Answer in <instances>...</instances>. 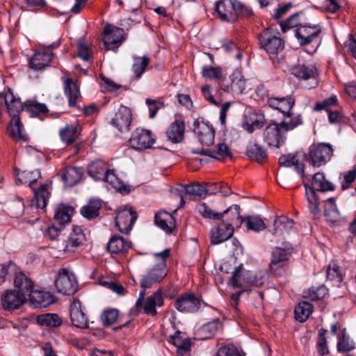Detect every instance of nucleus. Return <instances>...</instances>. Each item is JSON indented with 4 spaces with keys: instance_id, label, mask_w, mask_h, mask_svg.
I'll list each match as a JSON object with an SVG mask.
<instances>
[{
    "instance_id": "44",
    "label": "nucleus",
    "mask_w": 356,
    "mask_h": 356,
    "mask_svg": "<svg viewBox=\"0 0 356 356\" xmlns=\"http://www.w3.org/2000/svg\"><path fill=\"white\" fill-rule=\"evenodd\" d=\"M313 187L316 188L318 191H332L334 189V185L325 179L323 173L317 172L312 177Z\"/></svg>"
},
{
    "instance_id": "63",
    "label": "nucleus",
    "mask_w": 356,
    "mask_h": 356,
    "mask_svg": "<svg viewBox=\"0 0 356 356\" xmlns=\"http://www.w3.org/2000/svg\"><path fill=\"white\" fill-rule=\"evenodd\" d=\"M245 224L249 230L259 232L266 229L263 220L257 216H249L246 218Z\"/></svg>"
},
{
    "instance_id": "38",
    "label": "nucleus",
    "mask_w": 356,
    "mask_h": 356,
    "mask_svg": "<svg viewBox=\"0 0 356 356\" xmlns=\"http://www.w3.org/2000/svg\"><path fill=\"white\" fill-rule=\"evenodd\" d=\"M74 213L72 207L65 204H60L57 205L54 211V218L60 225L68 223Z\"/></svg>"
},
{
    "instance_id": "46",
    "label": "nucleus",
    "mask_w": 356,
    "mask_h": 356,
    "mask_svg": "<svg viewBox=\"0 0 356 356\" xmlns=\"http://www.w3.org/2000/svg\"><path fill=\"white\" fill-rule=\"evenodd\" d=\"M312 311L313 306L310 302L307 301L301 302L295 308V317L300 322H304L309 317Z\"/></svg>"
},
{
    "instance_id": "15",
    "label": "nucleus",
    "mask_w": 356,
    "mask_h": 356,
    "mask_svg": "<svg viewBox=\"0 0 356 356\" xmlns=\"http://www.w3.org/2000/svg\"><path fill=\"white\" fill-rule=\"evenodd\" d=\"M137 219L136 212L131 209H124L116 214L115 225L122 233L128 234Z\"/></svg>"
},
{
    "instance_id": "21",
    "label": "nucleus",
    "mask_w": 356,
    "mask_h": 356,
    "mask_svg": "<svg viewBox=\"0 0 356 356\" xmlns=\"http://www.w3.org/2000/svg\"><path fill=\"white\" fill-rule=\"evenodd\" d=\"M170 324L173 330H175V332L170 337L169 341L177 348V352L179 354H181L182 353H188L191 347V343L188 339L184 338V333L177 330L175 325V317H172L170 319Z\"/></svg>"
},
{
    "instance_id": "49",
    "label": "nucleus",
    "mask_w": 356,
    "mask_h": 356,
    "mask_svg": "<svg viewBox=\"0 0 356 356\" xmlns=\"http://www.w3.org/2000/svg\"><path fill=\"white\" fill-rule=\"evenodd\" d=\"M100 208L101 202L99 200H92L87 205L82 207L81 213L84 218L90 220L99 215Z\"/></svg>"
},
{
    "instance_id": "64",
    "label": "nucleus",
    "mask_w": 356,
    "mask_h": 356,
    "mask_svg": "<svg viewBox=\"0 0 356 356\" xmlns=\"http://www.w3.org/2000/svg\"><path fill=\"white\" fill-rule=\"evenodd\" d=\"M356 179V167L354 166L353 169L344 172L341 175V186L343 190L349 188L351 184Z\"/></svg>"
},
{
    "instance_id": "60",
    "label": "nucleus",
    "mask_w": 356,
    "mask_h": 356,
    "mask_svg": "<svg viewBox=\"0 0 356 356\" xmlns=\"http://www.w3.org/2000/svg\"><path fill=\"white\" fill-rule=\"evenodd\" d=\"M216 356H245V353L233 344H226L218 350Z\"/></svg>"
},
{
    "instance_id": "51",
    "label": "nucleus",
    "mask_w": 356,
    "mask_h": 356,
    "mask_svg": "<svg viewBox=\"0 0 356 356\" xmlns=\"http://www.w3.org/2000/svg\"><path fill=\"white\" fill-rule=\"evenodd\" d=\"M185 189L188 194L200 197H204L207 194H216L217 192L210 188H206V187L198 183L186 185Z\"/></svg>"
},
{
    "instance_id": "1",
    "label": "nucleus",
    "mask_w": 356,
    "mask_h": 356,
    "mask_svg": "<svg viewBox=\"0 0 356 356\" xmlns=\"http://www.w3.org/2000/svg\"><path fill=\"white\" fill-rule=\"evenodd\" d=\"M6 108L11 117L8 131L15 140L28 141L29 136L24 130L23 124L19 117L21 111H24V102L16 97L10 90L6 92Z\"/></svg>"
},
{
    "instance_id": "12",
    "label": "nucleus",
    "mask_w": 356,
    "mask_h": 356,
    "mask_svg": "<svg viewBox=\"0 0 356 356\" xmlns=\"http://www.w3.org/2000/svg\"><path fill=\"white\" fill-rule=\"evenodd\" d=\"M193 127L194 132L203 146L208 147L213 144L215 131L211 125L197 119L194 121Z\"/></svg>"
},
{
    "instance_id": "31",
    "label": "nucleus",
    "mask_w": 356,
    "mask_h": 356,
    "mask_svg": "<svg viewBox=\"0 0 356 356\" xmlns=\"http://www.w3.org/2000/svg\"><path fill=\"white\" fill-rule=\"evenodd\" d=\"M108 164L98 159L92 162L88 167V172L89 175L95 181L103 180L105 173L108 170Z\"/></svg>"
},
{
    "instance_id": "53",
    "label": "nucleus",
    "mask_w": 356,
    "mask_h": 356,
    "mask_svg": "<svg viewBox=\"0 0 356 356\" xmlns=\"http://www.w3.org/2000/svg\"><path fill=\"white\" fill-rule=\"evenodd\" d=\"M222 328V324L218 320L213 321L204 325L200 332L203 335L202 339H209L216 334Z\"/></svg>"
},
{
    "instance_id": "4",
    "label": "nucleus",
    "mask_w": 356,
    "mask_h": 356,
    "mask_svg": "<svg viewBox=\"0 0 356 356\" xmlns=\"http://www.w3.org/2000/svg\"><path fill=\"white\" fill-rule=\"evenodd\" d=\"M54 284L58 293L66 296L74 293L78 288L75 275L65 268L60 269L58 271Z\"/></svg>"
},
{
    "instance_id": "50",
    "label": "nucleus",
    "mask_w": 356,
    "mask_h": 356,
    "mask_svg": "<svg viewBox=\"0 0 356 356\" xmlns=\"http://www.w3.org/2000/svg\"><path fill=\"white\" fill-rule=\"evenodd\" d=\"M324 213L328 221L333 222L338 219L339 216V212L337 208L334 198H328L325 202Z\"/></svg>"
},
{
    "instance_id": "11",
    "label": "nucleus",
    "mask_w": 356,
    "mask_h": 356,
    "mask_svg": "<svg viewBox=\"0 0 356 356\" xmlns=\"http://www.w3.org/2000/svg\"><path fill=\"white\" fill-rule=\"evenodd\" d=\"M307 160L306 154L301 151L295 154H284L280 157L279 163L281 165L285 167L294 166L297 172L304 179L307 178L308 175L304 172V163Z\"/></svg>"
},
{
    "instance_id": "24",
    "label": "nucleus",
    "mask_w": 356,
    "mask_h": 356,
    "mask_svg": "<svg viewBox=\"0 0 356 356\" xmlns=\"http://www.w3.org/2000/svg\"><path fill=\"white\" fill-rule=\"evenodd\" d=\"M164 300L161 290H158L147 297L145 303H143L142 309L146 314L154 316L157 314L156 307L163 305Z\"/></svg>"
},
{
    "instance_id": "57",
    "label": "nucleus",
    "mask_w": 356,
    "mask_h": 356,
    "mask_svg": "<svg viewBox=\"0 0 356 356\" xmlns=\"http://www.w3.org/2000/svg\"><path fill=\"white\" fill-rule=\"evenodd\" d=\"M17 274V267L15 264L9 261L0 264V285L9 279L13 275Z\"/></svg>"
},
{
    "instance_id": "47",
    "label": "nucleus",
    "mask_w": 356,
    "mask_h": 356,
    "mask_svg": "<svg viewBox=\"0 0 356 356\" xmlns=\"http://www.w3.org/2000/svg\"><path fill=\"white\" fill-rule=\"evenodd\" d=\"M246 280L248 284L255 286H261L267 281L268 275L266 270H258L256 273L248 271Z\"/></svg>"
},
{
    "instance_id": "59",
    "label": "nucleus",
    "mask_w": 356,
    "mask_h": 356,
    "mask_svg": "<svg viewBox=\"0 0 356 356\" xmlns=\"http://www.w3.org/2000/svg\"><path fill=\"white\" fill-rule=\"evenodd\" d=\"M263 117L258 116L256 114H252L247 118L243 124V128L249 133H252L255 129H259L262 126Z\"/></svg>"
},
{
    "instance_id": "7",
    "label": "nucleus",
    "mask_w": 356,
    "mask_h": 356,
    "mask_svg": "<svg viewBox=\"0 0 356 356\" xmlns=\"http://www.w3.org/2000/svg\"><path fill=\"white\" fill-rule=\"evenodd\" d=\"M131 121V111L128 107L121 105L111 117L109 124L118 131L126 132L129 130Z\"/></svg>"
},
{
    "instance_id": "3",
    "label": "nucleus",
    "mask_w": 356,
    "mask_h": 356,
    "mask_svg": "<svg viewBox=\"0 0 356 356\" xmlns=\"http://www.w3.org/2000/svg\"><path fill=\"white\" fill-rule=\"evenodd\" d=\"M243 6L238 0H220L216 4V10L220 18L225 22H234L242 13Z\"/></svg>"
},
{
    "instance_id": "16",
    "label": "nucleus",
    "mask_w": 356,
    "mask_h": 356,
    "mask_svg": "<svg viewBox=\"0 0 356 356\" xmlns=\"http://www.w3.org/2000/svg\"><path fill=\"white\" fill-rule=\"evenodd\" d=\"M202 303V300L193 293H185L175 301L176 309L181 312H195Z\"/></svg>"
},
{
    "instance_id": "62",
    "label": "nucleus",
    "mask_w": 356,
    "mask_h": 356,
    "mask_svg": "<svg viewBox=\"0 0 356 356\" xmlns=\"http://www.w3.org/2000/svg\"><path fill=\"white\" fill-rule=\"evenodd\" d=\"M198 213L204 218L219 220L221 219L222 213L213 211L206 203L200 204L197 207Z\"/></svg>"
},
{
    "instance_id": "18",
    "label": "nucleus",
    "mask_w": 356,
    "mask_h": 356,
    "mask_svg": "<svg viewBox=\"0 0 356 356\" xmlns=\"http://www.w3.org/2000/svg\"><path fill=\"white\" fill-rule=\"evenodd\" d=\"M70 320L72 325L79 328L88 327V319L81 307V302L73 298L70 305Z\"/></svg>"
},
{
    "instance_id": "2",
    "label": "nucleus",
    "mask_w": 356,
    "mask_h": 356,
    "mask_svg": "<svg viewBox=\"0 0 356 356\" xmlns=\"http://www.w3.org/2000/svg\"><path fill=\"white\" fill-rule=\"evenodd\" d=\"M259 44L269 55H276L284 47V40L271 29H267L259 34Z\"/></svg>"
},
{
    "instance_id": "54",
    "label": "nucleus",
    "mask_w": 356,
    "mask_h": 356,
    "mask_svg": "<svg viewBox=\"0 0 356 356\" xmlns=\"http://www.w3.org/2000/svg\"><path fill=\"white\" fill-rule=\"evenodd\" d=\"M230 79L232 90L236 93H242L245 88V81L241 73L235 71L230 76Z\"/></svg>"
},
{
    "instance_id": "13",
    "label": "nucleus",
    "mask_w": 356,
    "mask_h": 356,
    "mask_svg": "<svg viewBox=\"0 0 356 356\" xmlns=\"http://www.w3.org/2000/svg\"><path fill=\"white\" fill-rule=\"evenodd\" d=\"M167 275L166 265L164 262L152 267L140 280L142 288H150L154 284L161 281Z\"/></svg>"
},
{
    "instance_id": "52",
    "label": "nucleus",
    "mask_w": 356,
    "mask_h": 356,
    "mask_svg": "<svg viewBox=\"0 0 356 356\" xmlns=\"http://www.w3.org/2000/svg\"><path fill=\"white\" fill-rule=\"evenodd\" d=\"M247 155L251 159L259 162L263 161L266 157V152L256 143H249L247 147Z\"/></svg>"
},
{
    "instance_id": "58",
    "label": "nucleus",
    "mask_w": 356,
    "mask_h": 356,
    "mask_svg": "<svg viewBox=\"0 0 356 356\" xmlns=\"http://www.w3.org/2000/svg\"><path fill=\"white\" fill-rule=\"evenodd\" d=\"M201 74L204 78L219 81L222 78V68L220 67L203 66Z\"/></svg>"
},
{
    "instance_id": "35",
    "label": "nucleus",
    "mask_w": 356,
    "mask_h": 356,
    "mask_svg": "<svg viewBox=\"0 0 356 356\" xmlns=\"http://www.w3.org/2000/svg\"><path fill=\"white\" fill-rule=\"evenodd\" d=\"M131 247V242L120 236H113L108 243L107 248L111 253H122Z\"/></svg>"
},
{
    "instance_id": "61",
    "label": "nucleus",
    "mask_w": 356,
    "mask_h": 356,
    "mask_svg": "<svg viewBox=\"0 0 356 356\" xmlns=\"http://www.w3.org/2000/svg\"><path fill=\"white\" fill-rule=\"evenodd\" d=\"M14 284L22 291L26 292H29L33 287L32 281L22 273L15 277Z\"/></svg>"
},
{
    "instance_id": "29",
    "label": "nucleus",
    "mask_w": 356,
    "mask_h": 356,
    "mask_svg": "<svg viewBox=\"0 0 356 356\" xmlns=\"http://www.w3.org/2000/svg\"><path fill=\"white\" fill-rule=\"evenodd\" d=\"M185 124L182 120H176L172 122L168 129L165 134L168 139L172 143H178L182 141L184 136Z\"/></svg>"
},
{
    "instance_id": "32",
    "label": "nucleus",
    "mask_w": 356,
    "mask_h": 356,
    "mask_svg": "<svg viewBox=\"0 0 356 356\" xmlns=\"http://www.w3.org/2000/svg\"><path fill=\"white\" fill-rule=\"evenodd\" d=\"M293 220L286 216H281L276 218L273 223L271 232L273 235L282 236L289 233L293 226Z\"/></svg>"
},
{
    "instance_id": "14",
    "label": "nucleus",
    "mask_w": 356,
    "mask_h": 356,
    "mask_svg": "<svg viewBox=\"0 0 356 356\" xmlns=\"http://www.w3.org/2000/svg\"><path fill=\"white\" fill-rule=\"evenodd\" d=\"M285 134L279 123H271L265 128L264 136L268 145L280 147L284 143Z\"/></svg>"
},
{
    "instance_id": "26",
    "label": "nucleus",
    "mask_w": 356,
    "mask_h": 356,
    "mask_svg": "<svg viewBox=\"0 0 356 356\" xmlns=\"http://www.w3.org/2000/svg\"><path fill=\"white\" fill-rule=\"evenodd\" d=\"M53 58L50 50L37 51L29 60L30 67L35 70H42L48 67Z\"/></svg>"
},
{
    "instance_id": "39",
    "label": "nucleus",
    "mask_w": 356,
    "mask_h": 356,
    "mask_svg": "<svg viewBox=\"0 0 356 356\" xmlns=\"http://www.w3.org/2000/svg\"><path fill=\"white\" fill-rule=\"evenodd\" d=\"M24 111L33 117L43 115L49 111L46 104L34 99H28L24 102Z\"/></svg>"
},
{
    "instance_id": "20",
    "label": "nucleus",
    "mask_w": 356,
    "mask_h": 356,
    "mask_svg": "<svg viewBox=\"0 0 356 356\" xmlns=\"http://www.w3.org/2000/svg\"><path fill=\"white\" fill-rule=\"evenodd\" d=\"M234 233L232 223L221 222L211 231V241L213 244L222 243L229 238Z\"/></svg>"
},
{
    "instance_id": "23",
    "label": "nucleus",
    "mask_w": 356,
    "mask_h": 356,
    "mask_svg": "<svg viewBox=\"0 0 356 356\" xmlns=\"http://www.w3.org/2000/svg\"><path fill=\"white\" fill-rule=\"evenodd\" d=\"M85 240L86 236L83 229L80 227H74L66 241L64 251L69 253L75 252L79 246L83 244Z\"/></svg>"
},
{
    "instance_id": "19",
    "label": "nucleus",
    "mask_w": 356,
    "mask_h": 356,
    "mask_svg": "<svg viewBox=\"0 0 356 356\" xmlns=\"http://www.w3.org/2000/svg\"><path fill=\"white\" fill-rule=\"evenodd\" d=\"M34 197L32 200V205L44 209L47 204L51 194V183L41 184L38 188L33 187Z\"/></svg>"
},
{
    "instance_id": "55",
    "label": "nucleus",
    "mask_w": 356,
    "mask_h": 356,
    "mask_svg": "<svg viewBox=\"0 0 356 356\" xmlns=\"http://www.w3.org/2000/svg\"><path fill=\"white\" fill-rule=\"evenodd\" d=\"M40 177V172L38 170L34 171H23L19 175V180L23 184H27L31 188L35 187V182Z\"/></svg>"
},
{
    "instance_id": "25",
    "label": "nucleus",
    "mask_w": 356,
    "mask_h": 356,
    "mask_svg": "<svg viewBox=\"0 0 356 356\" xmlns=\"http://www.w3.org/2000/svg\"><path fill=\"white\" fill-rule=\"evenodd\" d=\"M29 292V302L34 307H44L54 301L52 295L41 290H33V288Z\"/></svg>"
},
{
    "instance_id": "22",
    "label": "nucleus",
    "mask_w": 356,
    "mask_h": 356,
    "mask_svg": "<svg viewBox=\"0 0 356 356\" xmlns=\"http://www.w3.org/2000/svg\"><path fill=\"white\" fill-rule=\"evenodd\" d=\"M267 104L269 107L280 113H288L295 105V99L291 96L282 97H268Z\"/></svg>"
},
{
    "instance_id": "41",
    "label": "nucleus",
    "mask_w": 356,
    "mask_h": 356,
    "mask_svg": "<svg viewBox=\"0 0 356 356\" xmlns=\"http://www.w3.org/2000/svg\"><path fill=\"white\" fill-rule=\"evenodd\" d=\"M248 271L249 270H245L241 265L239 266L232 272V275L230 278L229 284L234 287H243L245 284H248L246 275L248 273Z\"/></svg>"
},
{
    "instance_id": "28",
    "label": "nucleus",
    "mask_w": 356,
    "mask_h": 356,
    "mask_svg": "<svg viewBox=\"0 0 356 356\" xmlns=\"http://www.w3.org/2000/svg\"><path fill=\"white\" fill-rule=\"evenodd\" d=\"M81 132V127L76 122L72 124H67L59 131L60 139L65 143L70 145L74 143L79 137Z\"/></svg>"
},
{
    "instance_id": "10",
    "label": "nucleus",
    "mask_w": 356,
    "mask_h": 356,
    "mask_svg": "<svg viewBox=\"0 0 356 356\" xmlns=\"http://www.w3.org/2000/svg\"><path fill=\"white\" fill-rule=\"evenodd\" d=\"M292 73L298 79L310 80L312 85L309 88H315L318 83V71L314 64H298L292 68Z\"/></svg>"
},
{
    "instance_id": "30",
    "label": "nucleus",
    "mask_w": 356,
    "mask_h": 356,
    "mask_svg": "<svg viewBox=\"0 0 356 356\" xmlns=\"http://www.w3.org/2000/svg\"><path fill=\"white\" fill-rule=\"evenodd\" d=\"M156 225L167 233H171L175 229L176 223L173 216L166 211H160L155 214Z\"/></svg>"
},
{
    "instance_id": "8",
    "label": "nucleus",
    "mask_w": 356,
    "mask_h": 356,
    "mask_svg": "<svg viewBox=\"0 0 356 356\" xmlns=\"http://www.w3.org/2000/svg\"><path fill=\"white\" fill-rule=\"evenodd\" d=\"M321 31L319 25L302 24L296 29V37L302 46L308 45L317 40Z\"/></svg>"
},
{
    "instance_id": "9",
    "label": "nucleus",
    "mask_w": 356,
    "mask_h": 356,
    "mask_svg": "<svg viewBox=\"0 0 356 356\" xmlns=\"http://www.w3.org/2000/svg\"><path fill=\"white\" fill-rule=\"evenodd\" d=\"M124 31L121 28L107 24L104 29V43L106 51L113 50V45L118 48L124 40Z\"/></svg>"
},
{
    "instance_id": "6",
    "label": "nucleus",
    "mask_w": 356,
    "mask_h": 356,
    "mask_svg": "<svg viewBox=\"0 0 356 356\" xmlns=\"http://www.w3.org/2000/svg\"><path fill=\"white\" fill-rule=\"evenodd\" d=\"M129 143L131 147L141 151L151 148L155 143V139L150 131L138 128L132 133Z\"/></svg>"
},
{
    "instance_id": "48",
    "label": "nucleus",
    "mask_w": 356,
    "mask_h": 356,
    "mask_svg": "<svg viewBox=\"0 0 356 356\" xmlns=\"http://www.w3.org/2000/svg\"><path fill=\"white\" fill-rule=\"evenodd\" d=\"M292 253V248L289 244H285L283 248L276 247L272 252L271 260L288 263Z\"/></svg>"
},
{
    "instance_id": "45",
    "label": "nucleus",
    "mask_w": 356,
    "mask_h": 356,
    "mask_svg": "<svg viewBox=\"0 0 356 356\" xmlns=\"http://www.w3.org/2000/svg\"><path fill=\"white\" fill-rule=\"evenodd\" d=\"M65 93L68 98L70 106H74L80 92L76 83L70 79H67L65 82Z\"/></svg>"
},
{
    "instance_id": "42",
    "label": "nucleus",
    "mask_w": 356,
    "mask_h": 356,
    "mask_svg": "<svg viewBox=\"0 0 356 356\" xmlns=\"http://www.w3.org/2000/svg\"><path fill=\"white\" fill-rule=\"evenodd\" d=\"M37 323L40 325L50 327H57L60 326L63 321L56 314H44L37 316Z\"/></svg>"
},
{
    "instance_id": "5",
    "label": "nucleus",
    "mask_w": 356,
    "mask_h": 356,
    "mask_svg": "<svg viewBox=\"0 0 356 356\" xmlns=\"http://www.w3.org/2000/svg\"><path fill=\"white\" fill-rule=\"evenodd\" d=\"M333 149L329 144H313L309 147V156L314 167H319L329 161L332 156Z\"/></svg>"
},
{
    "instance_id": "33",
    "label": "nucleus",
    "mask_w": 356,
    "mask_h": 356,
    "mask_svg": "<svg viewBox=\"0 0 356 356\" xmlns=\"http://www.w3.org/2000/svg\"><path fill=\"white\" fill-rule=\"evenodd\" d=\"M303 123L302 117L299 113H293L289 111L288 113L284 114V118L281 121L280 125L285 133L294 129Z\"/></svg>"
},
{
    "instance_id": "40",
    "label": "nucleus",
    "mask_w": 356,
    "mask_h": 356,
    "mask_svg": "<svg viewBox=\"0 0 356 356\" xmlns=\"http://www.w3.org/2000/svg\"><path fill=\"white\" fill-rule=\"evenodd\" d=\"M304 186L305 188V195L307 197L309 211L314 217H316L320 212L318 209L320 204L319 199L317 197V195L314 187H312L309 186V184L305 183Z\"/></svg>"
},
{
    "instance_id": "27",
    "label": "nucleus",
    "mask_w": 356,
    "mask_h": 356,
    "mask_svg": "<svg viewBox=\"0 0 356 356\" xmlns=\"http://www.w3.org/2000/svg\"><path fill=\"white\" fill-rule=\"evenodd\" d=\"M193 152L197 154L208 156L218 160H224L231 156L229 147L224 143L218 144L216 148L213 150L202 147L200 150L193 151Z\"/></svg>"
},
{
    "instance_id": "56",
    "label": "nucleus",
    "mask_w": 356,
    "mask_h": 356,
    "mask_svg": "<svg viewBox=\"0 0 356 356\" xmlns=\"http://www.w3.org/2000/svg\"><path fill=\"white\" fill-rule=\"evenodd\" d=\"M302 13H296L289 17L286 20L280 22V27L283 32H286L291 29L296 28L302 25V22L300 19Z\"/></svg>"
},
{
    "instance_id": "17",
    "label": "nucleus",
    "mask_w": 356,
    "mask_h": 356,
    "mask_svg": "<svg viewBox=\"0 0 356 356\" xmlns=\"http://www.w3.org/2000/svg\"><path fill=\"white\" fill-rule=\"evenodd\" d=\"M25 296L17 290H8L1 296V305L6 310H14L20 307L25 302Z\"/></svg>"
},
{
    "instance_id": "43",
    "label": "nucleus",
    "mask_w": 356,
    "mask_h": 356,
    "mask_svg": "<svg viewBox=\"0 0 356 356\" xmlns=\"http://www.w3.org/2000/svg\"><path fill=\"white\" fill-rule=\"evenodd\" d=\"M149 63V58L146 56L133 57L131 70L136 79H139L141 76Z\"/></svg>"
},
{
    "instance_id": "36",
    "label": "nucleus",
    "mask_w": 356,
    "mask_h": 356,
    "mask_svg": "<svg viewBox=\"0 0 356 356\" xmlns=\"http://www.w3.org/2000/svg\"><path fill=\"white\" fill-rule=\"evenodd\" d=\"M102 181L108 183L113 188L122 194L128 193L131 188L129 186L123 184V182L117 177L113 170H110L109 167L105 173Z\"/></svg>"
},
{
    "instance_id": "34",
    "label": "nucleus",
    "mask_w": 356,
    "mask_h": 356,
    "mask_svg": "<svg viewBox=\"0 0 356 356\" xmlns=\"http://www.w3.org/2000/svg\"><path fill=\"white\" fill-rule=\"evenodd\" d=\"M222 213L221 218L226 220L225 223H232L234 226L240 227L243 222V219L240 215V207L237 204L230 206Z\"/></svg>"
},
{
    "instance_id": "37",
    "label": "nucleus",
    "mask_w": 356,
    "mask_h": 356,
    "mask_svg": "<svg viewBox=\"0 0 356 356\" xmlns=\"http://www.w3.org/2000/svg\"><path fill=\"white\" fill-rule=\"evenodd\" d=\"M83 170L76 167L66 168L62 175V179L68 186H73L76 184L82 178Z\"/></svg>"
}]
</instances>
